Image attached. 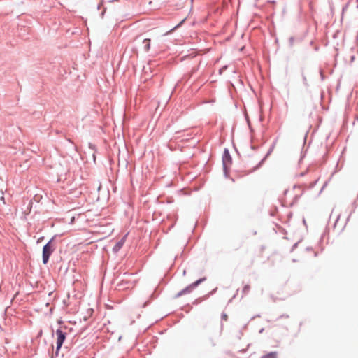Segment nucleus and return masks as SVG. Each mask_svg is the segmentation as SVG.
<instances>
[{"label":"nucleus","mask_w":358,"mask_h":358,"mask_svg":"<svg viewBox=\"0 0 358 358\" xmlns=\"http://www.w3.org/2000/svg\"><path fill=\"white\" fill-rule=\"evenodd\" d=\"M222 162L224 166L226 168L228 165L231 164V157L230 156V154L229 151L225 149L223 156H222Z\"/></svg>","instance_id":"nucleus-6"},{"label":"nucleus","mask_w":358,"mask_h":358,"mask_svg":"<svg viewBox=\"0 0 358 358\" xmlns=\"http://www.w3.org/2000/svg\"><path fill=\"white\" fill-rule=\"evenodd\" d=\"M106 10V8H104V9H103V10H102V12L101 13V17H103V15H104V14H105Z\"/></svg>","instance_id":"nucleus-14"},{"label":"nucleus","mask_w":358,"mask_h":358,"mask_svg":"<svg viewBox=\"0 0 358 358\" xmlns=\"http://www.w3.org/2000/svg\"><path fill=\"white\" fill-rule=\"evenodd\" d=\"M59 236L58 234L54 235L46 244H45L42 249V262L43 264H47L49 262L50 257L53 252L57 248V238Z\"/></svg>","instance_id":"nucleus-1"},{"label":"nucleus","mask_w":358,"mask_h":358,"mask_svg":"<svg viewBox=\"0 0 358 358\" xmlns=\"http://www.w3.org/2000/svg\"><path fill=\"white\" fill-rule=\"evenodd\" d=\"M44 238L43 236H41L40 237L38 240H37V243H39L41 241H42V240Z\"/></svg>","instance_id":"nucleus-15"},{"label":"nucleus","mask_w":358,"mask_h":358,"mask_svg":"<svg viewBox=\"0 0 358 358\" xmlns=\"http://www.w3.org/2000/svg\"><path fill=\"white\" fill-rule=\"evenodd\" d=\"M205 280H206V278H201V279L196 280V282H194V283L191 284L189 286L187 287L185 289L182 290L180 293H178V296H181L182 294L189 293L190 292H192V290L193 289H194L196 287H197L200 283H201Z\"/></svg>","instance_id":"nucleus-4"},{"label":"nucleus","mask_w":358,"mask_h":358,"mask_svg":"<svg viewBox=\"0 0 358 358\" xmlns=\"http://www.w3.org/2000/svg\"><path fill=\"white\" fill-rule=\"evenodd\" d=\"M129 233L126 234L120 241H118L116 244L113 248V251L114 252H117L123 246L125 240L128 236Z\"/></svg>","instance_id":"nucleus-5"},{"label":"nucleus","mask_w":358,"mask_h":358,"mask_svg":"<svg viewBox=\"0 0 358 358\" xmlns=\"http://www.w3.org/2000/svg\"><path fill=\"white\" fill-rule=\"evenodd\" d=\"M88 148L89 149H90L92 151H93V154H92V157H93V160L94 162H95L96 160V155H95V152L96 151V147L94 144L92 143H88Z\"/></svg>","instance_id":"nucleus-10"},{"label":"nucleus","mask_w":358,"mask_h":358,"mask_svg":"<svg viewBox=\"0 0 358 358\" xmlns=\"http://www.w3.org/2000/svg\"><path fill=\"white\" fill-rule=\"evenodd\" d=\"M1 201H4V197H3V196H2V197L1 198Z\"/></svg>","instance_id":"nucleus-17"},{"label":"nucleus","mask_w":358,"mask_h":358,"mask_svg":"<svg viewBox=\"0 0 358 358\" xmlns=\"http://www.w3.org/2000/svg\"><path fill=\"white\" fill-rule=\"evenodd\" d=\"M262 358H277V353L276 352H270L263 357Z\"/></svg>","instance_id":"nucleus-12"},{"label":"nucleus","mask_w":358,"mask_h":358,"mask_svg":"<svg viewBox=\"0 0 358 358\" xmlns=\"http://www.w3.org/2000/svg\"><path fill=\"white\" fill-rule=\"evenodd\" d=\"M102 3H99L98 6H97V9H100Z\"/></svg>","instance_id":"nucleus-16"},{"label":"nucleus","mask_w":358,"mask_h":358,"mask_svg":"<svg viewBox=\"0 0 358 358\" xmlns=\"http://www.w3.org/2000/svg\"><path fill=\"white\" fill-rule=\"evenodd\" d=\"M142 44H143V47H142V50L145 52H147L148 50H149L150 49V39H143L142 41Z\"/></svg>","instance_id":"nucleus-8"},{"label":"nucleus","mask_w":358,"mask_h":358,"mask_svg":"<svg viewBox=\"0 0 358 358\" xmlns=\"http://www.w3.org/2000/svg\"><path fill=\"white\" fill-rule=\"evenodd\" d=\"M250 290V286L249 285H245L243 288V293L244 294H247Z\"/></svg>","instance_id":"nucleus-13"},{"label":"nucleus","mask_w":358,"mask_h":358,"mask_svg":"<svg viewBox=\"0 0 358 358\" xmlns=\"http://www.w3.org/2000/svg\"><path fill=\"white\" fill-rule=\"evenodd\" d=\"M120 287H121L122 289H129L133 288L134 286V282H129L126 280L125 279H123L121 282V283L119 285Z\"/></svg>","instance_id":"nucleus-7"},{"label":"nucleus","mask_w":358,"mask_h":358,"mask_svg":"<svg viewBox=\"0 0 358 358\" xmlns=\"http://www.w3.org/2000/svg\"><path fill=\"white\" fill-rule=\"evenodd\" d=\"M56 335H57V342H56L55 355H58L59 352L66 338L67 334L66 332L63 331L61 329H57L56 330Z\"/></svg>","instance_id":"nucleus-2"},{"label":"nucleus","mask_w":358,"mask_h":358,"mask_svg":"<svg viewBox=\"0 0 358 358\" xmlns=\"http://www.w3.org/2000/svg\"><path fill=\"white\" fill-rule=\"evenodd\" d=\"M134 51V47L132 45H129L124 52V57L131 56V53Z\"/></svg>","instance_id":"nucleus-9"},{"label":"nucleus","mask_w":358,"mask_h":358,"mask_svg":"<svg viewBox=\"0 0 358 358\" xmlns=\"http://www.w3.org/2000/svg\"><path fill=\"white\" fill-rule=\"evenodd\" d=\"M299 191V194H294V197L292 199V201H294L297 199L299 196L302 194L303 189L301 185H294L292 189H287L285 192V196H287L289 194L292 195L294 194V192Z\"/></svg>","instance_id":"nucleus-3"},{"label":"nucleus","mask_w":358,"mask_h":358,"mask_svg":"<svg viewBox=\"0 0 358 358\" xmlns=\"http://www.w3.org/2000/svg\"><path fill=\"white\" fill-rule=\"evenodd\" d=\"M123 163L124 164V166L126 168H127L128 166L129 165V173L131 176V185H133V178H132V175H131V171H132L133 166H132V165L129 164V162L127 159H124V162Z\"/></svg>","instance_id":"nucleus-11"}]
</instances>
